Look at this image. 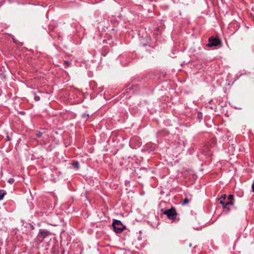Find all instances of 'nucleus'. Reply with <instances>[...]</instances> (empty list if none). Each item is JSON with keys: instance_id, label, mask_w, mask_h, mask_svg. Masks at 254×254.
Masks as SVG:
<instances>
[{"instance_id": "423d86ee", "label": "nucleus", "mask_w": 254, "mask_h": 254, "mask_svg": "<svg viewBox=\"0 0 254 254\" xmlns=\"http://www.w3.org/2000/svg\"><path fill=\"white\" fill-rule=\"evenodd\" d=\"M234 199V196L232 194L229 195L228 196V200L229 201L225 203L223 200H220V203L221 204L223 205V207L224 208H226V206L228 205H233V200Z\"/></svg>"}, {"instance_id": "f257e3e1", "label": "nucleus", "mask_w": 254, "mask_h": 254, "mask_svg": "<svg viewBox=\"0 0 254 254\" xmlns=\"http://www.w3.org/2000/svg\"><path fill=\"white\" fill-rule=\"evenodd\" d=\"M112 225L114 228V231L117 233H121L125 228V226H124L122 224L121 222L117 220H115L114 221Z\"/></svg>"}, {"instance_id": "4468645a", "label": "nucleus", "mask_w": 254, "mask_h": 254, "mask_svg": "<svg viewBox=\"0 0 254 254\" xmlns=\"http://www.w3.org/2000/svg\"><path fill=\"white\" fill-rule=\"evenodd\" d=\"M64 64L66 65V66H69V64H70L67 61H65Z\"/></svg>"}, {"instance_id": "0eeeda50", "label": "nucleus", "mask_w": 254, "mask_h": 254, "mask_svg": "<svg viewBox=\"0 0 254 254\" xmlns=\"http://www.w3.org/2000/svg\"><path fill=\"white\" fill-rule=\"evenodd\" d=\"M6 192L3 190H0V200L2 199Z\"/></svg>"}, {"instance_id": "6e6552de", "label": "nucleus", "mask_w": 254, "mask_h": 254, "mask_svg": "<svg viewBox=\"0 0 254 254\" xmlns=\"http://www.w3.org/2000/svg\"><path fill=\"white\" fill-rule=\"evenodd\" d=\"M72 164V166L76 169H78L79 167V163L77 162H73Z\"/></svg>"}, {"instance_id": "9b49d317", "label": "nucleus", "mask_w": 254, "mask_h": 254, "mask_svg": "<svg viewBox=\"0 0 254 254\" xmlns=\"http://www.w3.org/2000/svg\"><path fill=\"white\" fill-rule=\"evenodd\" d=\"M14 181V180L13 179L10 178L8 180V182L10 184H12V183H13Z\"/></svg>"}, {"instance_id": "2eb2a0df", "label": "nucleus", "mask_w": 254, "mask_h": 254, "mask_svg": "<svg viewBox=\"0 0 254 254\" xmlns=\"http://www.w3.org/2000/svg\"><path fill=\"white\" fill-rule=\"evenodd\" d=\"M13 41L14 42H16L15 40V39H13Z\"/></svg>"}, {"instance_id": "f03ea898", "label": "nucleus", "mask_w": 254, "mask_h": 254, "mask_svg": "<svg viewBox=\"0 0 254 254\" xmlns=\"http://www.w3.org/2000/svg\"><path fill=\"white\" fill-rule=\"evenodd\" d=\"M163 213L166 215L170 219H175L177 215L176 209L173 207L170 209L164 210Z\"/></svg>"}, {"instance_id": "20e7f679", "label": "nucleus", "mask_w": 254, "mask_h": 254, "mask_svg": "<svg viewBox=\"0 0 254 254\" xmlns=\"http://www.w3.org/2000/svg\"><path fill=\"white\" fill-rule=\"evenodd\" d=\"M51 234L49 231L45 229H40L38 235V239L40 242H42L45 238L50 235Z\"/></svg>"}, {"instance_id": "39448f33", "label": "nucleus", "mask_w": 254, "mask_h": 254, "mask_svg": "<svg viewBox=\"0 0 254 254\" xmlns=\"http://www.w3.org/2000/svg\"><path fill=\"white\" fill-rule=\"evenodd\" d=\"M210 146L207 144L201 149V153L206 157H209L212 155V151L210 149Z\"/></svg>"}, {"instance_id": "7ed1b4c3", "label": "nucleus", "mask_w": 254, "mask_h": 254, "mask_svg": "<svg viewBox=\"0 0 254 254\" xmlns=\"http://www.w3.org/2000/svg\"><path fill=\"white\" fill-rule=\"evenodd\" d=\"M221 44V41L217 38L211 37L209 39L207 46L209 47H216Z\"/></svg>"}, {"instance_id": "ddd939ff", "label": "nucleus", "mask_w": 254, "mask_h": 254, "mask_svg": "<svg viewBox=\"0 0 254 254\" xmlns=\"http://www.w3.org/2000/svg\"><path fill=\"white\" fill-rule=\"evenodd\" d=\"M42 135V133L40 132H39L38 133H36V136L37 137H40Z\"/></svg>"}, {"instance_id": "9d476101", "label": "nucleus", "mask_w": 254, "mask_h": 254, "mask_svg": "<svg viewBox=\"0 0 254 254\" xmlns=\"http://www.w3.org/2000/svg\"><path fill=\"white\" fill-rule=\"evenodd\" d=\"M227 197V195L226 194H223V195H222L221 197L219 199V200L220 201V200H225L226 199Z\"/></svg>"}, {"instance_id": "1a4fd4ad", "label": "nucleus", "mask_w": 254, "mask_h": 254, "mask_svg": "<svg viewBox=\"0 0 254 254\" xmlns=\"http://www.w3.org/2000/svg\"><path fill=\"white\" fill-rule=\"evenodd\" d=\"M189 199H188L187 198H186L182 202V204L183 205H185V204H187L188 203H189Z\"/></svg>"}, {"instance_id": "f8f14e48", "label": "nucleus", "mask_w": 254, "mask_h": 254, "mask_svg": "<svg viewBox=\"0 0 254 254\" xmlns=\"http://www.w3.org/2000/svg\"><path fill=\"white\" fill-rule=\"evenodd\" d=\"M34 99L36 101H39L40 100V98L39 96H35Z\"/></svg>"}]
</instances>
